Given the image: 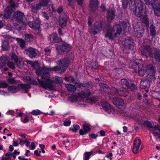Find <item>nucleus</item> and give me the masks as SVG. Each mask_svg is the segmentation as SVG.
Listing matches in <instances>:
<instances>
[{"mask_svg":"<svg viewBox=\"0 0 160 160\" xmlns=\"http://www.w3.org/2000/svg\"><path fill=\"white\" fill-rule=\"evenodd\" d=\"M70 63L68 58H64L61 60L59 61V65L56 66L52 68H50L48 66H43L42 67H39V72H41L42 71L48 77L50 76V73L49 71H55L56 72H60L61 73H63L67 68Z\"/></svg>","mask_w":160,"mask_h":160,"instance_id":"1","label":"nucleus"},{"mask_svg":"<svg viewBox=\"0 0 160 160\" xmlns=\"http://www.w3.org/2000/svg\"><path fill=\"white\" fill-rule=\"evenodd\" d=\"M36 73L37 75L41 76L42 79H45V80H41L39 79H38V82L41 86L46 89H47L48 88L52 89L53 88V84L55 81L50 79V76L48 77L42 71V70L41 72H39L38 68L36 69Z\"/></svg>","mask_w":160,"mask_h":160,"instance_id":"2","label":"nucleus"},{"mask_svg":"<svg viewBox=\"0 0 160 160\" xmlns=\"http://www.w3.org/2000/svg\"><path fill=\"white\" fill-rule=\"evenodd\" d=\"M129 6L131 11L135 13L136 16H140L142 12L143 3L141 0H129Z\"/></svg>","mask_w":160,"mask_h":160,"instance_id":"3","label":"nucleus"},{"mask_svg":"<svg viewBox=\"0 0 160 160\" xmlns=\"http://www.w3.org/2000/svg\"><path fill=\"white\" fill-rule=\"evenodd\" d=\"M134 44V40L132 38L130 37L126 38L122 43L123 52L129 53L133 50Z\"/></svg>","mask_w":160,"mask_h":160,"instance_id":"4","label":"nucleus"},{"mask_svg":"<svg viewBox=\"0 0 160 160\" xmlns=\"http://www.w3.org/2000/svg\"><path fill=\"white\" fill-rule=\"evenodd\" d=\"M56 48L58 52L62 54L67 53L70 51L72 47L70 45L63 42L56 46Z\"/></svg>","mask_w":160,"mask_h":160,"instance_id":"5","label":"nucleus"},{"mask_svg":"<svg viewBox=\"0 0 160 160\" xmlns=\"http://www.w3.org/2000/svg\"><path fill=\"white\" fill-rule=\"evenodd\" d=\"M24 17V13L19 11L15 12L12 16L14 20L17 21V22L13 23L14 26H18V27L19 29H21V27L20 26L19 24L24 23L23 18Z\"/></svg>","mask_w":160,"mask_h":160,"instance_id":"6","label":"nucleus"},{"mask_svg":"<svg viewBox=\"0 0 160 160\" xmlns=\"http://www.w3.org/2000/svg\"><path fill=\"white\" fill-rule=\"evenodd\" d=\"M141 52L142 57L147 59L151 56L152 53V48L149 45H143L142 47Z\"/></svg>","mask_w":160,"mask_h":160,"instance_id":"7","label":"nucleus"},{"mask_svg":"<svg viewBox=\"0 0 160 160\" xmlns=\"http://www.w3.org/2000/svg\"><path fill=\"white\" fill-rule=\"evenodd\" d=\"M127 27V23L125 22H119L115 24L113 29L116 31V33L119 35L122 31L125 30Z\"/></svg>","mask_w":160,"mask_h":160,"instance_id":"8","label":"nucleus"},{"mask_svg":"<svg viewBox=\"0 0 160 160\" xmlns=\"http://www.w3.org/2000/svg\"><path fill=\"white\" fill-rule=\"evenodd\" d=\"M113 103L118 108L122 110L125 108L126 104L123 100L120 98H115L113 99Z\"/></svg>","mask_w":160,"mask_h":160,"instance_id":"9","label":"nucleus"},{"mask_svg":"<svg viewBox=\"0 0 160 160\" xmlns=\"http://www.w3.org/2000/svg\"><path fill=\"white\" fill-rule=\"evenodd\" d=\"M106 26L108 28L105 33V37L108 38L110 40H112L115 38L117 34L116 33L114 34H113L115 30L109 24H108Z\"/></svg>","mask_w":160,"mask_h":160,"instance_id":"10","label":"nucleus"},{"mask_svg":"<svg viewBox=\"0 0 160 160\" xmlns=\"http://www.w3.org/2000/svg\"><path fill=\"white\" fill-rule=\"evenodd\" d=\"M41 20L39 18H37L36 20L33 22H29L28 24L29 27L34 30L39 32L41 31L40 30Z\"/></svg>","mask_w":160,"mask_h":160,"instance_id":"11","label":"nucleus"},{"mask_svg":"<svg viewBox=\"0 0 160 160\" xmlns=\"http://www.w3.org/2000/svg\"><path fill=\"white\" fill-rule=\"evenodd\" d=\"M24 52L26 55L32 59L35 58L37 55L36 49L31 47H29L26 48Z\"/></svg>","mask_w":160,"mask_h":160,"instance_id":"12","label":"nucleus"},{"mask_svg":"<svg viewBox=\"0 0 160 160\" xmlns=\"http://www.w3.org/2000/svg\"><path fill=\"white\" fill-rule=\"evenodd\" d=\"M151 58L154 60L156 62H160V48H153V52H152Z\"/></svg>","mask_w":160,"mask_h":160,"instance_id":"13","label":"nucleus"},{"mask_svg":"<svg viewBox=\"0 0 160 160\" xmlns=\"http://www.w3.org/2000/svg\"><path fill=\"white\" fill-rule=\"evenodd\" d=\"M133 29L136 37L138 38H141L143 35L144 31L143 27L138 25L133 26Z\"/></svg>","mask_w":160,"mask_h":160,"instance_id":"14","label":"nucleus"},{"mask_svg":"<svg viewBox=\"0 0 160 160\" xmlns=\"http://www.w3.org/2000/svg\"><path fill=\"white\" fill-rule=\"evenodd\" d=\"M141 144V141L140 139H135L134 140L133 144V147L132 149V152L136 154L138 153L141 151L139 149L140 146Z\"/></svg>","mask_w":160,"mask_h":160,"instance_id":"15","label":"nucleus"},{"mask_svg":"<svg viewBox=\"0 0 160 160\" xmlns=\"http://www.w3.org/2000/svg\"><path fill=\"white\" fill-rule=\"evenodd\" d=\"M91 31L90 32L93 35L97 34L98 32H100L102 29V24L101 22L96 23L94 24V26L92 27Z\"/></svg>","mask_w":160,"mask_h":160,"instance_id":"16","label":"nucleus"},{"mask_svg":"<svg viewBox=\"0 0 160 160\" xmlns=\"http://www.w3.org/2000/svg\"><path fill=\"white\" fill-rule=\"evenodd\" d=\"M152 81L153 80L148 78H147L144 80L141 81L140 85V88L144 89H148L150 87Z\"/></svg>","mask_w":160,"mask_h":160,"instance_id":"17","label":"nucleus"},{"mask_svg":"<svg viewBox=\"0 0 160 160\" xmlns=\"http://www.w3.org/2000/svg\"><path fill=\"white\" fill-rule=\"evenodd\" d=\"M142 125L144 126L153 129L155 130H160V125L158 124L154 125L153 123H151L150 121H144L142 123Z\"/></svg>","mask_w":160,"mask_h":160,"instance_id":"18","label":"nucleus"},{"mask_svg":"<svg viewBox=\"0 0 160 160\" xmlns=\"http://www.w3.org/2000/svg\"><path fill=\"white\" fill-rule=\"evenodd\" d=\"M143 12L141 13L140 16H137L140 18V20L142 23H143L146 27L148 28L149 27V20L148 16L146 15H143Z\"/></svg>","mask_w":160,"mask_h":160,"instance_id":"19","label":"nucleus"},{"mask_svg":"<svg viewBox=\"0 0 160 160\" xmlns=\"http://www.w3.org/2000/svg\"><path fill=\"white\" fill-rule=\"evenodd\" d=\"M98 5V0H90L89 7L92 12H94L97 10Z\"/></svg>","mask_w":160,"mask_h":160,"instance_id":"20","label":"nucleus"},{"mask_svg":"<svg viewBox=\"0 0 160 160\" xmlns=\"http://www.w3.org/2000/svg\"><path fill=\"white\" fill-rule=\"evenodd\" d=\"M106 16L107 20L108 22H111L115 17V11L113 10H110L107 11Z\"/></svg>","mask_w":160,"mask_h":160,"instance_id":"21","label":"nucleus"},{"mask_svg":"<svg viewBox=\"0 0 160 160\" xmlns=\"http://www.w3.org/2000/svg\"><path fill=\"white\" fill-rule=\"evenodd\" d=\"M115 93L119 96L123 97H126L128 94L127 90L122 88L116 89L115 91Z\"/></svg>","mask_w":160,"mask_h":160,"instance_id":"22","label":"nucleus"},{"mask_svg":"<svg viewBox=\"0 0 160 160\" xmlns=\"http://www.w3.org/2000/svg\"><path fill=\"white\" fill-rule=\"evenodd\" d=\"M83 130L80 129L79 132V134L82 136L86 134L91 130L90 127L88 124H84L83 125Z\"/></svg>","mask_w":160,"mask_h":160,"instance_id":"23","label":"nucleus"},{"mask_svg":"<svg viewBox=\"0 0 160 160\" xmlns=\"http://www.w3.org/2000/svg\"><path fill=\"white\" fill-rule=\"evenodd\" d=\"M13 12V10L10 8H6L4 11L3 18L7 19L9 18L11 16Z\"/></svg>","mask_w":160,"mask_h":160,"instance_id":"24","label":"nucleus"},{"mask_svg":"<svg viewBox=\"0 0 160 160\" xmlns=\"http://www.w3.org/2000/svg\"><path fill=\"white\" fill-rule=\"evenodd\" d=\"M143 66V65L142 63L138 62L136 61H133L131 62V68L134 69L136 72H137L140 68H142Z\"/></svg>","mask_w":160,"mask_h":160,"instance_id":"25","label":"nucleus"},{"mask_svg":"<svg viewBox=\"0 0 160 160\" xmlns=\"http://www.w3.org/2000/svg\"><path fill=\"white\" fill-rule=\"evenodd\" d=\"M102 106L104 110L108 113H110L113 110V108L110 105L106 102L103 103Z\"/></svg>","mask_w":160,"mask_h":160,"instance_id":"26","label":"nucleus"},{"mask_svg":"<svg viewBox=\"0 0 160 160\" xmlns=\"http://www.w3.org/2000/svg\"><path fill=\"white\" fill-rule=\"evenodd\" d=\"M22 89L23 93H27L28 91V89L31 88V86L28 84H20L18 85Z\"/></svg>","mask_w":160,"mask_h":160,"instance_id":"27","label":"nucleus"},{"mask_svg":"<svg viewBox=\"0 0 160 160\" xmlns=\"http://www.w3.org/2000/svg\"><path fill=\"white\" fill-rule=\"evenodd\" d=\"M155 16H160V4H157L156 5L152 7Z\"/></svg>","mask_w":160,"mask_h":160,"instance_id":"28","label":"nucleus"},{"mask_svg":"<svg viewBox=\"0 0 160 160\" xmlns=\"http://www.w3.org/2000/svg\"><path fill=\"white\" fill-rule=\"evenodd\" d=\"M52 38L53 39V42L54 43H59V42H62V39L58 36V34L56 32H54L52 35Z\"/></svg>","mask_w":160,"mask_h":160,"instance_id":"29","label":"nucleus"},{"mask_svg":"<svg viewBox=\"0 0 160 160\" xmlns=\"http://www.w3.org/2000/svg\"><path fill=\"white\" fill-rule=\"evenodd\" d=\"M1 47L2 50L4 51H8L10 48L8 42L6 41L2 42Z\"/></svg>","mask_w":160,"mask_h":160,"instance_id":"30","label":"nucleus"},{"mask_svg":"<svg viewBox=\"0 0 160 160\" xmlns=\"http://www.w3.org/2000/svg\"><path fill=\"white\" fill-rule=\"evenodd\" d=\"M150 33L152 36V38H155L156 34V28L155 26L153 24L150 25Z\"/></svg>","mask_w":160,"mask_h":160,"instance_id":"31","label":"nucleus"},{"mask_svg":"<svg viewBox=\"0 0 160 160\" xmlns=\"http://www.w3.org/2000/svg\"><path fill=\"white\" fill-rule=\"evenodd\" d=\"M122 69L119 68H116L113 71V72L116 79L119 78L120 77L121 74H122Z\"/></svg>","mask_w":160,"mask_h":160,"instance_id":"32","label":"nucleus"},{"mask_svg":"<svg viewBox=\"0 0 160 160\" xmlns=\"http://www.w3.org/2000/svg\"><path fill=\"white\" fill-rule=\"evenodd\" d=\"M68 90L71 92H74L76 90L75 86L72 84H67L65 85Z\"/></svg>","mask_w":160,"mask_h":160,"instance_id":"33","label":"nucleus"},{"mask_svg":"<svg viewBox=\"0 0 160 160\" xmlns=\"http://www.w3.org/2000/svg\"><path fill=\"white\" fill-rule=\"evenodd\" d=\"M147 71L148 74L147 78H148L153 81H154L156 79L155 77V71H154V72L153 73L152 72L151 70L148 71V70Z\"/></svg>","mask_w":160,"mask_h":160,"instance_id":"34","label":"nucleus"},{"mask_svg":"<svg viewBox=\"0 0 160 160\" xmlns=\"http://www.w3.org/2000/svg\"><path fill=\"white\" fill-rule=\"evenodd\" d=\"M16 40L18 44H19L20 47L22 48H24L26 47V44L25 41L21 38H16Z\"/></svg>","mask_w":160,"mask_h":160,"instance_id":"35","label":"nucleus"},{"mask_svg":"<svg viewBox=\"0 0 160 160\" xmlns=\"http://www.w3.org/2000/svg\"><path fill=\"white\" fill-rule=\"evenodd\" d=\"M100 87V90L103 91L105 92H107L108 91L107 90L108 88V86L106 84L101 83L99 84Z\"/></svg>","mask_w":160,"mask_h":160,"instance_id":"36","label":"nucleus"},{"mask_svg":"<svg viewBox=\"0 0 160 160\" xmlns=\"http://www.w3.org/2000/svg\"><path fill=\"white\" fill-rule=\"evenodd\" d=\"M7 59L5 57L1 56L0 58V67L5 66L6 64Z\"/></svg>","mask_w":160,"mask_h":160,"instance_id":"37","label":"nucleus"},{"mask_svg":"<svg viewBox=\"0 0 160 160\" xmlns=\"http://www.w3.org/2000/svg\"><path fill=\"white\" fill-rule=\"evenodd\" d=\"M127 88L133 92H136L137 90V86L134 83H129Z\"/></svg>","mask_w":160,"mask_h":160,"instance_id":"38","label":"nucleus"},{"mask_svg":"<svg viewBox=\"0 0 160 160\" xmlns=\"http://www.w3.org/2000/svg\"><path fill=\"white\" fill-rule=\"evenodd\" d=\"M19 89V88H17L15 86H9L8 87V91L11 92L16 93Z\"/></svg>","mask_w":160,"mask_h":160,"instance_id":"39","label":"nucleus"},{"mask_svg":"<svg viewBox=\"0 0 160 160\" xmlns=\"http://www.w3.org/2000/svg\"><path fill=\"white\" fill-rule=\"evenodd\" d=\"M79 88L81 87L89 88L90 87V84L88 83H78L77 86Z\"/></svg>","mask_w":160,"mask_h":160,"instance_id":"40","label":"nucleus"},{"mask_svg":"<svg viewBox=\"0 0 160 160\" xmlns=\"http://www.w3.org/2000/svg\"><path fill=\"white\" fill-rule=\"evenodd\" d=\"M68 19V17L66 13H62L60 16L59 18V20L64 21H67Z\"/></svg>","mask_w":160,"mask_h":160,"instance_id":"41","label":"nucleus"},{"mask_svg":"<svg viewBox=\"0 0 160 160\" xmlns=\"http://www.w3.org/2000/svg\"><path fill=\"white\" fill-rule=\"evenodd\" d=\"M73 128H70V130L73 132H75V133H76L77 131L80 129V126L77 124H73Z\"/></svg>","mask_w":160,"mask_h":160,"instance_id":"42","label":"nucleus"},{"mask_svg":"<svg viewBox=\"0 0 160 160\" xmlns=\"http://www.w3.org/2000/svg\"><path fill=\"white\" fill-rule=\"evenodd\" d=\"M128 81L126 79H122L119 82V84L122 86H125L127 87L128 86L129 84Z\"/></svg>","mask_w":160,"mask_h":160,"instance_id":"43","label":"nucleus"},{"mask_svg":"<svg viewBox=\"0 0 160 160\" xmlns=\"http://www.w3.org/2000/svg\"><path fill=\"white\" fill-rule=\"evenodd\" d=\"M25 40L27 42H30L32 41L33 36L31 34H27L25 36Z\"/></svg>","mask_w":160,"mask_h":160,"instance_id":"44","label":"nucleus"},{"mask_svg":"<svg viewBox=\"0 0 160 160\" xmlns=\"http://www.w3.org/2000/svg\"><path fill=\"white\" fill-rule=\"evenodd\" d=\"M144 68L143 66L142 68L138 69L137 72H138V75L141 77H143L144 76L145 73L146 72V70L144 69Z\"/></svg>","mask_w":160,"mask_h":160,"instance_id":"45","label":"nucleus"},{"mask_svg":"<svg viewBox=\"0 0 160 160\" xmlns=\"http://www.w3.org/2000/svg\"><path fill=\"white\" fill-rule=\"evenodd\" d=\"M9 2L10 4V6H8L7 7L10 8L13 10V12L15 9L16 6L15 2L13 0H10Z\"/></svg>","mask_w":160,"mask_h":160,"instance_id":"46","label":"nucleus"},{"mask_svg":"<svg viewBox=\"0 0 160 160\" xmlns=\"http://www.w3.org/2000/svg\"><path fill=\"white\" fill-rule=\"evenodd\" d=\"M93 154L92 152H86L84 154V160H89L90 157Z\"/></svg>","mask_w":160,"mask_h":160,"instance_id":"47","label":"nucleus"},{"mask_svg":"<svg viewBox=\"0 0 160 160\" xmlns=\"http://www.w3.org/2000/svg\"><path fill=\"white\" fill-rule=\"evenodd\" d=\"M129 0H122V8L124 9L127 8L128 6V4H129Z\"/></svg>","mask_w":160,"mask_h":160,"instance_id":"48","label":"nucleus"},{"mask_svg":"<svg viewBox=\"0 0 160 160\" xmlns=\"http://www.w3.org/2000/svg\"><path fill=\"white\" fill-rule=\"evenodd\" d=\"M42 6V5L39 2V3L37 4L36 6H32L31 10L32 11L34 10H39L41 8Z\"/></svg>","mask_w":160,"mask_h":160,"instance_id":"49","label":"nucleus"},{"mask_svg":"<svg viewBox=\"0 0 160 160\" xmlns=\"http://www.w3.org/2000/svg\"><path fill=\"white\" fill-rule=\"evenodd\" d=\"M7 66L11 69L14 70L15 69L14 63L12 61H9L7 63Z\"/></svg>","mask_w":160,"mask_h":160,"instance_id":"50","label":"nucleus"},{"mask_svg":"<svg viewBox=\"0 0 160 160\" xmlns=\"http://www.w3.org/2000/svg\"><path fill=\"white\" fill-rule=\"evenodd\" d=\"M50 0H39V2L42 7L46 6L49 2Z\"/></svg>","mask_w":160,"mask_h":160,"instance_id":"51","label":"nucleus"},{"mask_svg":"<svg viewBox=\"0 0 160 160\" xmlns=\"http://www.w3.org/2000/svg\"><path fill=\"white\" fill-rule=\"evenodd\" d=\"M15 63L16 64L17 67L18 68L22 67L24 64V62L22 60L20 59H18L17 62H15Z\"/></svg>","mask_w":160,"mask_h":160,"instance_id":"52","label":"nucleus"},{"mask_svg":"<svg viewBox=\"0 0 160 160\" xmlns=\"http://www.w3.org/2000/svg\"><path fill=\"white\" fill-rule=\"evenodd\" d=\"M13 155V152L12 153L10 152H7L5 155L6 156V157L5 158V160H11V158L10 157H12Z\"/></svg>","mask_w":160,"mask_h":160,"instance_id":"53","label":"nucleus"},{"mask_svg":"<svg viewBox=\"0 0 160 160\" xmlns=\"http://www.w3.org/2000/svg\"><path fill=\"white\" fill-rule=\"evenodd\" d=\"M67 22L64 21L59 20V25L62 28H64L66 27Z\"/></svg>","mask_w":160,"mask_h":160,"instance_id":"54","label":"nucleus"},{"mask_svg":"<svg viewBox=\"0 0 160 160\" xmlns=\"http://www.w3.org/2000/svg\"><path fill=\"white\" fill-rule=\"evenodd\" d=\"M31 113L33 115H39L42 113V112L38 110H33L31 112Z\"/></svg>","mask_w":160,"mask_h":160,"instance_id":"55","label":"nucleus"},{"mask_svg":"<svg viewBox=\"0 0 160 160\" xmlns=\"http://www.w3.org/2000/svg\"><path fill=\"white\" fill-rule=\"evenodd\" d=\"M11 58L12 60L13 61H14L15 63L17 62V61L18 59V57L14 52L12 53L11 56Z\"/></svg>","mask_w":160,"mask_h":160,"instance_id":"56","label":"nucleus"},{"mask_svg":"<svg viewBox=\"0 0 160 160\" xmlns=\"http://www.w3.org/2000/svg\"><path fill=\"white\" fill-rule=\"evenodd\" d=\"M78 98L80 97L82 98H87L85 95V92L83 91H82L78 93Z\"/></svg>","mask_w":160,"mask_h":160,"instance_id":"57","label":"nucleus"},{"mask_svg":"<svg viewBox=\"0 0 160 160\" xmlns=\"http://www.w3.org/2000/svg\"><path fill=\"white\" fill-rule=\"evenodd\" d=\"M7 81L9 84H13L16 83V81L15 78H9L7 80Z\"/></svg>","mask_w":160,"mask_h":160,"instance_id":"58","label":"nucleus"},{"mask_svg":"<svg viewBox=\"0 0 160 160\" xmlns=\"http://www.w3.org/2000/svg\"><path fill=\"white\" fill-rule=\"evenodd\" d=\"M27 80L28 82L31 84L34 85H36L38 84V83L36 81L33 80L29 78V79H28Z\"/></svg>","mask_w":160,"mask_h":160,"instance_id":"59","label":"nucleus"},{"mask_svg":"<svg viewBox=\"0 0 160 160\" xmlns=\"http://www.w3.org/2000/svg\"><path fill=\"white\" fill-rule=\"evenodd\" d=\"M8 85L7 83L2 81L0 82V88H5L8 87Z\"/></svg>","mask_w":160,"mask_h":160,"instance_id":"60","label":"nucleus"},{"mask_svg":"<svg viewBox=\"0 0 160 160\" xmlns=\"http://www.w3.org/2000/svg\"><path fill=\"white\" fill-rule=\"evenodd\" d=\"M155 68L152 64H150L148 67V70L151 71L152 73L154 72V71H155Z\"/></svg>","mask_w":160,"mask_h":160,"instance_id":"61","label":"nucleus"},{"mask_svg":"<svg viewBox=\"0 0 160 160\" xmlns=\"http://www.w3.org/2000/svg\"><path fill=\"white\" fill-rule=\"evenodd\" d=\"M55 80L57 82V83H58L59 85L61 84L63 82L62 78L60 77H56L55 78Z\"/></svg>","mask_w":160,"mask_h":160,"instance_id":"62","label":"nucleus"},{"mask_svg":"<svg viewBox=\"0 0 160 160\" xmlns=\"http://www.w3.org/2000/svg\"><path fill=\"white\" fill-rule=\"evenodd\" d=\"M31 65L34 69H36L37 67L39 65V64L37 61H35L34 62H32Z\"/></svg>","mask_w":160,"mask_h":160,"instance_id":"63","label":"nucleus"},{"mask_svg":"<svg viewBox=\"0 0 160 160\" xmlns=\"http://www.w3.org/2000/svg\"><path fill=\"white\" fill-rule=\"evenodd\" d=\"M98 137V135L94 133H91L89 135V137L91 138L96 139Z\"/></svg>","mask_w":160,"mask_h":160,"instance_id":"64","label":"nucleus"}]
</instances>
